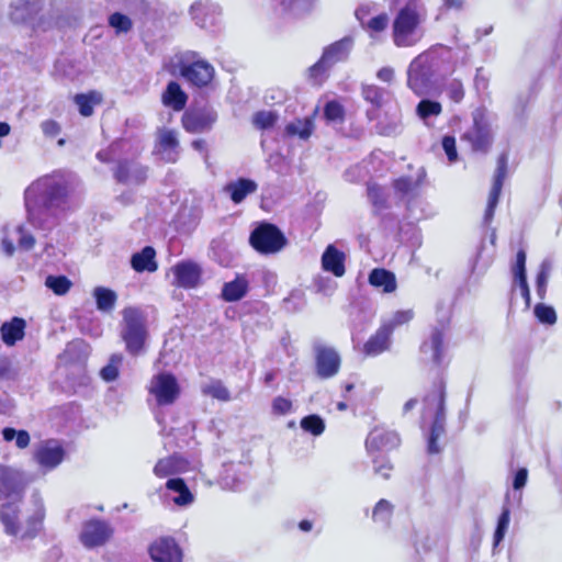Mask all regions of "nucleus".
Wrapping results in <instances>:
<instances>
[{
  "instance_id": "obj_24",
  "label": "nucleus",
  "mask_w": 562,
  "mask_h": 562,
  "mask_svg": "<svg viewBox=\"0 0 562 562\" xmlns=\"http://www.w3.org/2000/svg\"><path fill=\"white\" fill-rule=\"evenodd\" d=\"M398 443L400 438L397 434L383 428L373 429L366 440V446L369 451L390 450L397 447Z\"/></svg>"
},
{
  "instance_id": "obj_19",
  "label": "nucleus",
  "mask_w": 562,
  "mask_h": 562,
  "mask_svg": "<svg viewBox=\"0 0 562 562\" xmlns=\"http://www.w3.org/2000/svg\"><path fill=\"white\" fill-rule=\"evenodd\" d=\"M65 451L55 440L42 442L34 452V459L45 470H53L64 459Z\"/></svg>"
},
{
  "instance_id": "obj_30",
  "label": "nucleus",
  "mask_w": 562,
  "mask_h": 562,
  "mask_svg": "<svg viewBox=\"0 0 562 562\" xmlns=\"http://www.w3.org/2000/svg\"><path fill=\"white\" fill-rule=\"evenodd\" d=\"M257 190V183L250 179L240 178L237 181L229 182L225 186L224 191L229 194L232 201L236 204Z\"/></svg>"
},
{
  "instance_id": "obj_39",
  "label": "nucleus",
  "mask_w": 562,
  "mask_h": 562,
  "mask_svg": "<svg viewBox=\"0 0 562 562\" xmlns=\"http://www.w3.org/2000/svg\"><path fill=\"white\" fill-rule=\"evenodd\" d=\"M93 297L95 299L97 308L103 313H110L113 311L117 295L116 293L104 286H97L93 290Z\"/></svg>"
},
{
  "instance_id": "obj_44",
  "label": "nucleus",
  "mask_w": 562,
  "mask_h": 562,
  "mask_svg": "<svg viewBox=\"0 0 562 562\" xmlns=\"http://www.w3.org/2000/svg\"><path fill=\"white\" fill-rule=\"evenodd\" d=\"M313 130V123L311 120H297L289 123L285 127V133L290 136H299L301 139H307Z\"/></svg>"
},
{
  "instance_id": "obj_31",
  "label": "nucleus",
  "mask_w": 562,
  "mask_h": 562,
  "mask_svg": "<svg viewBox=\"0 0 562 562\" xmlns=\"http://www.w3.org/2000/svg\"><path fill=\"white\" fill-rule=\"evenodd\" d=\"M389 15L380 13L376 16L370 18L361 27L368 33L373 44L382 43L384 40V32L389 26Z\"/></svg>"
},
{
  "instance_id": "obj_60",
  "label": "nucleus",
  "mask_w": 562,
  "mask_h": 562,
  "mask_svg": "<svg viewBox=\"0 0 562 562\" xmlns=\"http://www.w3.org/2000/svg\"><path fill=\"white\" fill-rule=\"evenodd\" d=\"M292 411V402L285 397L277 396L272 401V412L277 415H286Z\"/></svg>"
},
{
  "instance_id": "obj_10",
  "label": "nucleus",
  "mask_w": 562,
  "mask_h": 562,
  "mask_svg": "<svg viewBox=\"0 0 562 562\" xmlns=\"http://www.w3.org/2000/svg\"><path fill=\"white\" fill-rule=\"evenodd\" d=\"M352 45V37L347 36L326 47L318 63L310 68L311 76L317 80V78L324 75L331 66L346 60Z\"/></svg>"
},
{
  "instance_id": "obj_45",
  "label": "nucleus",
  "mask_w": 562,
  "mask_h": 562,
  "mask_svg": "<svg viewBox=\"0 0 562 562\" xmlns=\"http://www.w3.org/2000/svg\"><path fill=\"white\" fill-rule=\"evenodd\" d=\"M442 111V106L439 102L429 99L422 100L416 106V114L423 121H427L429 117L438 116Z\"/></svg>"
},
{
  "instance_id": "obj_21",
  "label": "nucleus",
  "mask_w": 562,
  "mask_h": 562,
  "mask_svg": "<svg viewBox=\"0 0 562 562\" xmlns=\"http://www.w3.org/2000/svg\"><path fill=\"white\" fill-rule=\"evenodd\" d=\"M171 271L175 277L173 284L184 289L195 288L201 278L200 267L191 261L179 262Z\"/></svg>"
},
{
  "instance_id": "obj_18",
  "label": "nucleus",
  "mask_w": 562,
  "mask_h": 562,
  "mask_svg": "<svg viewBox=\"0 0 562 562\" xmlns=\"http://www.w3.org/2000/svg\"><path fill=\"white\" fill-rule=\"evenodd\" d=\"M507 161H508V157L506 154H502L498 157L497 168L495 171L493 186H492V189H491V192L488 195L487 207H486V211L484 214V222L486 224H488L492 221L494 211L498 203V199H499L501 191L503 188V182H504V179H505L506 172H507Z\"/></svg>"
},
{
  "instance_id": "obj_58",
  "label": "nucleus",
  "mask_w": 562,
  "mask_h": 562,
  "mask_svg": "<svg viewBox=\"0 0 562 562\" xmlns=\"http://www.w3.org/2000/svg\"><path fill=\"white\" fill-rule=\"evenodd\" d=\"M16 375L13 361L8 357H0V379L11 380Z\"/></svg>"
},
{
  "instance_id": "obj_48",
  "label": "nucleus",
  "mask_w": 562,
  "mask_h": 562,
  "mask_svg": "<svg viewBox=\"0 0 562 562\" xmlns=\"http://www.w3.org/2000/svg\"><path fill=\"white\" fill-rule=\"evenodd\" d=\"M393 514V505L386 501L381 499L373 508L372 518L376 522L387 525Z\"/></svg>"
},
{
  "instance_id": "obj_3",
  "label": "nucleus",
  "mask_w": 562,
  "mask_h": 562,
  "mask_svg": "<svg viewBox=\"0 0 562 562\" xmlns=\"http://www.w3.org/2000/svg\"><path fill=\"white\" fill-rule=\"evenodd\" d=\"M426 12L415 3H407L395 15L392 23V41L398 48L417 45L424 37L423 23Z\"/></svg>"
},
{
  "instance_id": "obj_12",
  "label": "nucleus",
  "mask_w": 562,
  "mask_h": 562,
  "mask_svg": "<svg viewBox=\"0 0 562 562\" xmlns=\"http://www.w3.org/2000/svg\"><path fill=\"white\" fill-rule=\"evenodd\" d=\"M148 391L160 406L175 403L180 394L177 379L170 373H159L153 376Z\"/></svg>"
},
{
  "instance_id": "obj_54",
  "label": "nucleus",
  "mask_w": 562,
  "mask_h": 562,
  "mask_svg": "<svg viewBox=\"0 0 562 562\" xmlns=\"http://www.w3.org/2000/svg\"><path fill=\"white\" fill-rule=\"evenodd\" d=\"M14 233L18 238V246L21 250L29 251L35 245L34 236L24 228L23 225H19L15 227Z\"/></svg>"
},
{
  "instance_id": "obj_42",
  "label": "nucleus",
  "mask_w": 562,
  "mask_h": 562,
  "mask_svg": "<svg viewBox=\"0 0 562 562\" xmlns=\"http://www.w3.org/2000/svg\"><path fill=\"white\" fill-rule=\"evenodd\" d=\"M108 23L117 36L131 32L134 25L130 16L120 12L112 13L108 19Z\"/></svg>"
},
{
  "instance_id": "obj_40",
  "label": "nucleus",
  "mask_w": 562,
  "mask_h": 562,
  "mask_svg": "<svg viewBox=\"0 0 562 562\" xmlns=\"http://www.w3.org/2000/svg\"><path fill=\"white\" fill-rule=\"evenodd\" d=\"M210 251L212 258L222 266H227L232 259L229 243L225 237L213 239L210 245Z\"/></svg>"
},
{
  "instance_id": "obj_50",
  "label": "nucleus",
  "mask_w": 562,
  "mask_h": 562,
  "mask_svg": "<svg viewBox=\"0 0 562 562\" xmlns=\"http://www.w3.org/2000/svg\"><path fill=\"white\" fill-rule=\"evenodd\" d=\"M324 115L328 123L340 124L345 119L344 106L337 101H329L325 105Z\"/></svg>"
},
{
  "instance_id": "obj_34",
  "label": "nucleus",
  "mask_w": 562,
  "mask_h": 562,
  "mask_svg": "<svg viewBox=\"0 0 562 562\" xmlns=\"http://www.w3.org/2000/svg\"><path fill=\"white\" fill-rule=\"evenodd\" d=\"M442 341V329L434 328L430 334L429 340L424 341V344L420 347L422 352L424 355H429L430 360L436 364H439L441 362V356L443 350Z\"/></svg>"
},
{
  "instance_id": "obj_27",
  "label": "nucleus",
  "mask_w": 562,
  "mask_h": 562,
  "mask_svg": "<svg viewBox=\"0 0 562 562\" xmlns=\"http://www.w3.org/2000/svg\"><path fill=\"white\" fill-rule=\"evenodd\" d=\"M392 326L382 325L378 331L364 344L363 351L367 356H376L387 350L391 344Z\"/></svg>"
},
{
  "instance_id": "obj_41",
  "label": "nucleus",
  "mask_w": 562,
  "mask_h": 562,
  "mask_svg": "<svg viewBox=\"0 0 562 562\" xmlns=\"http://www.w3.org/2000/svg\"><path fill=\"white\" fill-rule=\"evenodd\" d=\"M201 392L206 396H211L212 398L222 402L231 401V393L221 380H211L206 383H203L201 386Z\"/></svg>"
},
{
  "instance_id": "obj_26",
  "label": "nucleus",
  "mask_w": 562,
  "mask_h": 562,
  "mask_svg": "<svg viewBox=\"0 0 562 562\" xmlns=\"http://www.w3.org/2000/svg\"><path fill=\"white\" fill-rule=\"evenodd\" d=\"M345 260V254L334 245H329L322 256V267L325 271L331 272L335 277L340 278L346 272Z\"/></svg>"
},
{
  "instance_id": "obj_61",
  "label": "nucleus",
  "mask_w": 562,
  "mask_h": 562,
  "mask_svg": "<svg viewBox=\"0 0 562 562\" xmlns=\"http://www.w3.org/2000/svg\"><path fill=\"white\" fill-rule=\"evenodd\" d=\"M442 148L450 162H454L458 159L456 139L453 136L446 135L442 138Z\"/></svg>"
},
{
  "instance_id": "obj_16",
  "label": "nucleus",
  "mask_w": 562,
  "mask_h": 562,
  "mask_svg": "<svg viewBox=\"0 0 562 562\" xmlns=\"http://www.w3.org/2000/svg\"><path fill=\"white\" fill-rule=\"evenodd\" d=\"M217 115L211 109L187 111L181 119L183 128L192 134H200L212 128Z\"/></svg>"
},
{
  "instance_id": "obj_53",
  "label": "nucleus",
  "mask_w": 562,
  "mask_h": 562,
  "mask_svg": "<svg viewBox=\"0 0 562 562\" xmlns=\"http://www.w3.org/2000/svg\"><path fill=\"white\" fill-rule=\"evenodd\" d=\"M301 427L306 432L319 436L325 430V423L318 415H310L301 420Z\"/></svg>"
},
{
  "instance_id": "obj_56",
  "label": "nucleus",
  "mask_w": 562,
  "mask_h": 562,
  "mask_svg": "<svg viewBox=\"0 0 562 562\" xmlns=\"http://www.w3.org/2000/svg\"><path fill=\"white\" fill-rule=\"evenodd\" d=\"M510 520V512L507 507L503 508V512L498 518L497 528L494 533V543L498 544L503 539L508 529Z\"/></svg>"
},
{
  "instance_id": "obj_15",
  "label": "nucleus",
  "mask_w": 562,
  "mask_h": 562,
  "mask_svg": "<svg viewBox=\"0 0 562 562\" xmlns=\"http://www.w3.org/2000/svg\"><path fill=\"white\" fill-rule=\"evenodd\" d=\"M314 349L317 375L322 379H329L336 375L340 368L338 352L334 348L323 345H316Z\"/></svg>"
},
{
  "instance_id": "obj_4",
  "label": "nucleus",
  "mask_w": 562,
  "mask_h": 562,
  "mask_svg": "<svg viewBox=\"0 0 562 562\" xmlns=\"http://www.w3.org/2000/svg\"><path fill=\"white\" fill-rule=\"evenodd\" d=\"M22 501H5L0 507V520L4 531L21 540L33 539L42 529L43 508H37L24 522L20 521L19 504Z\"/></svg>"
},
{
  "instance_id": "obj_36",
  "label": "nucleus",
  "mask_w": 562,
  "mask_h": 562,
  "mask_svg": "<svg viewBox=\"0 0 562 562\" xmlns=\"http://www.w3.org/2000/svg\"><path fill=\"white\" fill-rule=\"evenodd\" d=\"M155 256V249L150 246H147L142 251L136 252L132 256L131 265L133 269L137 272H154L157 270Z\"/></svg>"
},
{
  "instance_id": "obj_1",
  "label": "nucleus",
  "mask_w": 562,
  "mask_h": 562,
  "mask_svg": "<svg viewBox=\"0 0 562 562\" xmlns=\"http://www.w3.org/2000/svg\"><path fill=\"white\" fill-rule=\"evenodd\" d=\"M24 201L29 223L37 229H53L69 205L65 179L57 173L38 178L26 188Z\"/></svg>"
},
{
  "instance_id": "obj_25",
  "label": "nucleus",
  "mask_w": 562,
  "mask_h": 562,
  "mask_svg": "<svg viewBox=\"0 0 562 562\" xmlns=\"http://www.w3.org/2000/svg\"><path fill=\"white\" fill-rule=\"evenodd\" d=\"M189 462L179 454H172L159 459L154 467V473L157 477H168L188 471Z\"/></svg>"
},
{
  "instance_id": "obj_5",
  "label": "nucleus",
  "mask_w": 562,
  "mask_h": 562,
  "mask_svg": "<svg viewBox=\"0 0 562 562\" xmlns=\"http://www.w3.org/2000/svg\"><path fill=\"white\" fill-rule=\"evenodd\" d=\"M120 336L125 344L126 351L137 356L145 350L148 337L146 318L143 312L136 307H126L122 311Z\"/></svg>"
},
{
  "instance_id": "obj_20",
  "label": "nucleus",
  "mask_w": 562,
  "mask_h": 562,
  "mask_svg": "<svg viewBox=\"0 0 562 562\" xmlns=\"http://www.w3.org/2000/svg\"><path fill=\"white\" fill-rule=\"evenodd\" d=\"M273 9L282 18L296 19L310 13L317 0H272Z\"/></svg>"
},
{
  "instance_id": "obj_46",
  "label": "nucleus",
  "mask_w": 562,
  "mask_h": 562,
  "mask_svg": "<svg viewBox=\"0 0 562 562\" xmlns=\"http://www.w3.org/2000/svg\"><path fill=\"white\" fill-rule=\"evenodd\" d=\"M74 101L81 115L90 116L93 113V104H97L100 99L95 92H91L89 94H76Z\"/></svg>"
},
{
  "instance_id": "obj_59",
  "label": "nucleus",
  "mask_w": 562,
  "mask_h": 562,
  "mask_svg": "<svg viewBox=\"0 0 562 562\" xmlns=\"http://www.w3.org/2000/svg\"><path fill=\"white\" fill-rule=\"evenodd\" d=\"M447 93L454 102H460L464 97L463 85L460 80L453 79L447 86Z\"/></svg>"
},
{
  "instance_id": "obj_47",
  "label": "nucleus",
  "mask_w": 562,
  "mask_h": 562,
  "mask_svg": "<svg viewBox=\"0 0 562 562\" xmlns=\"http://www.w3.org/2000/svg\"><path fill=\"white\" fill-rule=\"evenodd\" d=\"M552 270V262L549 259L542 261L537 276L536 286L538 296L543 300L547 292V284Z\"/></svg>"
},
{
  "instance_id": "obj_29",
  "label": "nucleus",
  "mask_w": 562,
  "mask_h": 562,
  "mask_svg": "<svg viewBox=\"0 0 562 562\" xmlns=\"http://www.w3.org/2000/svg\"><path fill=\"white\" fill-rule=\"evenodd\" d=\"M25 321L20 317H13L0 327L1 339L7 346H14L16 341L24 337Z\"/></svg>"
},
{
  "instance_id": "obj_17",
  "label": "nucleus",
  "mask_w": 562,
  "mask_h": 562,
  "mask_svg": "<svg viewBox=\"0 0 562 562\" xmlns=\"http://www.w3.org/2000/svg\"><path fill=\"white\" fill-rule=\"evenodd\" d=\"M149 555L155 562H181L182 550L171 537L156 539L148 549Z\"/></svg>"
},
{
  "instance_id": "obj_9",
  "label": "nucleus",
  "mask_w": 562,
  "mask_h": 562,
  "mask_svg": "<svg viewBox=\"0 0 562 562\" xmlns=\"http://www.w3.org/2000/svg\"><path fill=\"white\" fill-rule=\"evenodd\" d=\"M250 245L261 254H276L286 244L282 232L273 224L262 223L249 237Z\"/></svg>"
},
{
  "instance_id": "obj_52",
  "label": "nucleus",
  "mask_w": 562,
  "mask_h": 562,
  "mask_svg": "<svg viewBox=\"0 0 562 562\" xmlns=\"http://www.w3.org/2000/svg\"><path fill=\"white\" fill-rule=\"evenodd\" d=\"M45 284L58 295L67 293L71 286V282L64 276H48Z\"/></svg>"
},
{
  "instance_id": "obj_6",
  "label": "nucleus",
  "mask_w": 562,
  "mask_h": 562,
  "mask_svg": "<svg viewBox=\"0 0 562 562\" xmlns=\"http://www.w3.org/2000/svg\"><path fill=\"white\" fill-rule=\"evenodd\" d=\"M445 384L439 382L424 400V418L434 417L427 448L429 453H438L440 450L437 440L445 432Z\"/></svg>"
},
{
  "instance_id": "obj_32",
  "label": "nucleus",
  "mask_w": 562,
  "mask_h": 562,
  "mask_svg": "<svg viewBox=\"0 0 562 562\" xmlns=\"http://www.w3.org/2000/svg\"><path fill=\"white\" fill-rule=\"evenodd\" d=\"M161 99L166 106H170L175 111H181L187 104L188 95L178 82L171 81L168 83Z\"/></svg>"
},
{
  "instance_id": "obj_13",
  "label": "nucleus",
  "mask_w": 562,
  "mask_h": 562,
  "mask_svg": "<svg viewBox=\"0 0 562 562\" xmlns=\"http://www.w3.org/2000/svg\"><path fill=\"white\" fill-rule=\"evenodd\" d=\"M154 154L165 162L175 164L180 155L178 132L166 127L159 128L156 133Z\"/></svg>"
},
{
  "instance_id": "obj_38",
  "label": "nucleus",
  "mask_w": 562,
  "mask_h": 562,
  "mask_svg": "<svg viewBox=\"0 0 562 562\" xmlns=\"http://www.w3.org/2000/svg\"><path fill=\"white\" fill-rule=\"evenodd\" d=\"M425 171L420 170L417 178L402 177L394 181V189L405 198H414L418 194V190L425 179Z\"/></svg>"
},
{
  "instance_id": "obj_7",
  "label": "nucleus",
  "mask_w": 562,
  "mask_h": 562,
  "mask_svg": "<svg viewBox=\"0 0 562 562\" xmlns=\"http://www.w3.org/2000/svg\"><path fill=\"white\" fill-rule=\"evenodd\" d=\"M178 68L181 77L198 88L209 86L215 75L213 65L192 50L184 52L178 57Z\"/></svg>"
},
{
  "instance_id": "obj_49",
  "label": "nucleus",
  "mask_w": 562,
  "mask_h": 562,
  "mask_svg": "<svg viewBox=\"0 0 562 562\" xmlns=\"http://www.w3.org/2000/svg\"><path fill=\"white\" fill-rule=\"evenodd\" d=\"M368 198L375 210L380 211L387 206V194L385 190L376 184L368 186Z\"/></svg>"
},
{
  "instance_id": "obj_51",
  "label": "nucleus",
  "mask_w": 562,
  "mask_h": 562,
  "mask_svg": "<svg viewBox=\"0 0 562 562\" xmlns=\"http://www.w3.org/2000/svg\"><path fill=\"white\" fill-rule=\"evenodd\" d=\"M3 439L5 441L15 440V446L24 449L30 445V435L26 430H15L14 428L7 427L2 430Z\"/></svg>"
},
{
  "instance_id": "obj_28",
  "label": "nucleus",
  "mask_w": 562,
  "mask_h": 562,
  "mask_svg": "<svg viewBox=\"0 0 562 562\" xmlns=\"http://www.w3.org/2000/svg\"><path fill=\"white\" fill-rule=\"evenodd\" d=\"M369 283L380 289L383 293H393L396 290V278L395 274L383 268H374L368 278Z\"/></svg>"
},
{
  "instance_id": "obj_22",
  "label": "nucleus",
  "mask_w": 562,
  "mask_h": 562,
  "mask_svg": "<svg viewBox=\"0 0 562 562\" xmlns=\"http://www.w3.org/2000/svg\"><path fill=\"white\" fill-rule=\"evenodd\" d=\"M114 176L119 182L140 184L147 178V168L136 161H124L117 166Z\"/></svg>"
},
{
  "instance_id": "obj_63",
  "label": "nucleus",
  "mask_w": 562,
  "mask_h": 562,
  "mask_svg": "<svg viewBox=\"0 0 562 562\" xmlns=\"http://www.w3.org/2000/svg\"><path fill=\"white\" fill-rule=\"evenodd\" d=\"M525 265H526V252H525V250L521 249L516 255V263L513 269L515 280L521 279V278H527Z\"/></svg>"
},
{
  "instance_id": "obj_8",
  "label": "nucleus",
  "mask_w": 562,
  "mask_h": 562,
  "mask_svg": "<svg viewBox=\"0 0 562 562\" xmlns=\"http://www.w3.org/2000/svg\"><path fill=\"white\" fill-rule=\"evenodd\" d=\"M472 126L463 134L474 151H487L492 144V130L487 112L477 108L472 112Z\"/></svg>"
},
{
  "instance_id": "obj_57",
  "label": "nucleus",
  "mask_w": 562,
  "mask_h": 562,
  "mask_svg": "<svg viewBox=\"0 0 562 562\" xmlns=\"http://www.w3.org/2000/svg\"><path fill=\"white\" fill-rule=\"evenodd\" d=\"M277 114L273 111H260L257 112L252 117V123L258 128L271 127L277 121Z\"/></svg>"
},
{
  "instance_id": "obj_35",
  "label": "nucleus",
  "mask_w": 562,
  "mask_h": 562,
  "mask_svg": "<svg viewBox=\"0 0 562 562\" xmlns=\"http://www.w3.org/2000/svg\"><path fill=\"white\" fill-rule=\"evenodd\" d=\"M249 282L245 276H237L233 281L226 282L222 289V297L226 302L241 300L248 291Z\"/></svg>"
},
{
  "instance_id": "obj_14",
  "label": "nucleus",
  "mask_w": 562,
  "mask_h": 562,
  "mask_svg": "<svg viewBox=\"0 0 562 562\" xmlns=\"http://www.w3.org/2000/svg\"><path fill=\"white\" fill-rule=\"evenodd\" d=\"M111 535L112 529L105 521L92 519L82 525L80 541L86 548L92 549L103 546Z\"/></svg>"
},
{
  "instance_id": "obj_62",
  "label": "nucleus",
  "mask_w": 562,
  "mask_h": 562,
  "mask_svg": "<svg viewBox=\"0 0 562 562\" xmlns=\"http://www.w3.org/2000/svg\"><path fill=\"white\" fill-rule=\"evenodd\" d=\"M413 318V312L411 310L407 311H398L394 314L393 318L389 323H384V326H392V330L400 325H403L409 322Z\"/></svg>"
},
{
  "instance_id": "obj_37",
  "label": "nucleus",
  "mask_w": 562,
  "mask_h": 562,
  "mask_svg": "<svg viewBox=\"0 0 562 562\" xmlns=\"http://www.w3.org/2000/svg\"><path fill=\"white\" fill-rule=\"evenodd\" d=\"M361 94L367 102L374 106L373 110H369L367 113L370 120H374L376 117V110L385 102L386 91L375 85H364Z\"/></svg>"
},
{
  "instance_id": "obj_2",
  "label": "nucleus",
  "mask_w": 562,
  "mask_h": 562,
  "mask_svg": "<svg viewBox=\"0 0 562 562\" xmlns=\"http://www.w3.org/2000/svg\"><path fill=\"white\" fill-rule=\"evenodd\" d=\"M457 67V54L449 46L436 44L416 56L407 68V87L419 97L437 90Z\"/></svg>"
},
{
  "instance_id": "obj_43",
  "label": "nucleus",
  "mask_w": 562,
  "mask_h": 562,
  "mask_svg": "<svg viewBox=\"0 0 562 562\" xmlns=\"http://www.w3.org/2000/svg\"><path fill=\"white\" fill-rule=\"evenodd\" d=\"M123 362V355L121 353H113L109 362L105 367H103L100 371L101 378L106 382H112L117 379L120 367Z\"/></svg>"
},
{
  "instance_id": "obj_55",
  "label": "nucleus",
  "mask_w": 562,
  "mask_h": 562,
  "mask_svg": "<svg viewBox=\"0 0 562 562\" xmlns=\"http://www.w3.org/2000/svg\"><path fill=\"white\" fill-rule=\"evenodd\" d=\"M535 315L543 324L553 325L557 322L554 308L542 303L535 306Z\"/></svg>"
},
{
  "instance_id": "obj_33",
  "label": "nucleus",
  "mask_w": 562,
  "mask_h": 562,
  "mask_svg": "<svg viewBox=\"0 0 562 562\" xmlns=\"http://www.w3.org/2000/svg\"><path fill=\"white\" fill-rule=\"evenodd\" d=\"M166 487L176 494L172 501L177 506L187 507L194 502V495L190 492L182 479H169L166 483Z\"/></svg>"
},
{
  "instance_id": "obj_23",
  "label": "nucleus",
  "mask_w": 562,
  "mask_h": 562,
  "mask_svg": "<svg viewBox=\"0 0 562 562\" xmlns=\"http://www.w3.org/2000/svg\"><path fill=\"white\" fill-rule=\"evenodd\" d=\"M220 8L210 0H199L191 5V15L195 24L202 29L215 23Z\"/></svg>"
},
{
  "instance_id": "obj_11",
  "label": "nucleus",
  "mask_w": 562,
  "mask_h": 562,
  "mask_svg": "<svg viewBox=\"0 0 562 562\" xmlns=\"http://www.w3.org/2000/svg\"><path fill=\"white\" fill-rule=\"evenodd\" d=\"M26 484L21 470L0 463V501H22Z\"/></svg>"
},
{
  "instance_id": "obj_64",
  "label": "nucleus",
  "mask_w": 562,
  "mask_h": 562,
  "mask_svg": "<svg viewBox=\"0 0 562 562\" xmlns=\"http://www.w3.org/2000/svg\"><path fill=\"white\" fill-rule=\"evenodd\" d=\"M375 10V4L373 3H363L360 4L355 12L356 19L360 22L362 26L368 20L370 14Z\"/></svg>"
}]
</instances>
